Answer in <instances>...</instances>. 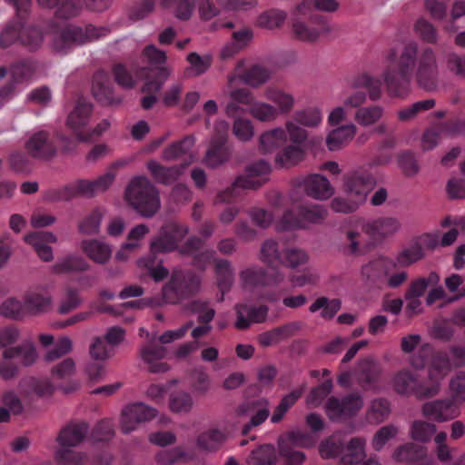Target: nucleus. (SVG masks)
<instances>
[{
	"label": "nucleus",
	"instance_id": "f257e3e1",
	"mask_svg": "<svg viewBox=\"0 0 465 465\" xmlns=\"http://www.w3.org/2000/svg\"><path fill=\"white\" fill-rule=\"evenodd\" d=\"M387 60L391 64L384 69L382 77L390 97L408 96L413 73L420 88L427 92L438 90L439 66L431 47L419 48L416 42L411 41L404 45L398 56L394 49L390 50Z\"/></svg>",
	"mask_w": 465,
	"mask_h": 465
},
{
	"label": "nucleus",
	"instance_id": "f03ea898",
	"mask_svg": "<svg viewBox=\"0 0 465 465\" xmlns=\"http://www.w3.org/2000/svg\"><path fill=\"white\" fill-rule=\"evenodd\" d=\"M6 1L15 7L17 21L8 24L3 30L0 35V45L3 48H7L19 40L29 50L37 49L43 43L42 31L36 26H25V20L29 14L32 4L31 0Z\"/></svg>",
	"mask_w": 465,
	"mask_h": 465
},
{
	"label": "nucleus",
	"instance_id": "7ed1b4c3",
	"mask_svg": "<svg viewBox=\"0 0 465 465\" xmlns=\"http://www.w3.org/2000/svg\"><path fill=\"white\" fill-rule=\"evenodd\" d=\"M119 164V163H114L110 170L95 180L79 179L61 188L50 189L45 193V200L48 202L70 201L79 196L89 198L96 193L104 192L114 181V169L117 168Z\"/></svg>",
	"mask_w": 465,
	"mask_h": 465
},
{
	"label": "nucleus",
	"instance_id": "20e7f679",
	"mask_svg": "<svg viewBox=\"0 0 465 465\" xmlns=\"http://www.w3.org/2000/svg\"><path fill=\"white\" fill-rule=\"evenodd\" d=\"M451 399L436 400L423 404L425 417L437 422L452 420L459 415V405L465 401V372L459 371L450 380Z\"/></svg>",
	"mask_w": 465,
	"mask_h": 465
},
{
	"label": "nucleus",
	"instance_id": "39448f33",
	"mask_svg": "<svg viewBox=\"0 0 465 465\" xmlns=\"http://www.w3.org/2000/svg\"><path fill=\"white\" fill-rule=\"evenodd\" d=\"M89 426L86 422H70L59 432L56 440L61 446L54 453L59 465H84L87 456L72 450L79 445L86 437Z\"/></svg>",
	"mask_w": 465,
	"mask_h": 465
},
{
	"label": "nucleus",
	"instance_id": "423d86ee",
	"mask_svg": "<svg viewBox=\"0 0 465 465\" xmlns=\"http://www.w3.org/2000/svg\"><path fill=\"white\" fill-rule=\"evenodd\" d=\"M108 30L104 27H96L88 25L84 28L72 25L52 27L53 48L63 54H66L72 48L96 40L106 35Z\"/></svg>",
	"mask_w": 465,
	"mask_h": 465
},
{
	"label": "nucleus",
	"instance_id": "0eeeda50",
	"mask_svg": "<svg viewBox=\"0 0 465 465\" xmlns=\"http://www.w3.org/2000/svg\"><path fill=\"white\" fill-rule=\"evenodd\" d=\"M127 202L142 216L150 218L160 208V196L156 187L145 176H137L131 180L125 192Z\"/></svg>",
	"mask_w": 465,
	"mask_h": 465
},
{
	"label": "nucleus",
	"instance_id": "6e6552de",
	"mask_svg": "<svg viewBox=\"0 0 465 465\" xmlns=\"http://www.w3.org/2000/svg\"><path fill=\"white\" fill-rule=\"evenodd\" d=\"M270 171V165L263 160L248 165L244 174L239 175L232 186L217 194L214 203H229L240 196L241 191L243 189L261 187L268 180L267 176Z\"/></svg>",
	"mask_w": 465,
	"mask_h": 465
},
{
	"label": "nucleus",
	"instance_id": "1a4fd4ad",
	"mask_svg": "<svg viewBox=\"0 0 465 465\" xmlns=\"http://www.w3.org/2000/svg\"><path fill=\"white\" fill-rule=\"evenodd\" d=\"M200 282V278L192 271L175 269L163 287V297L166 302L177 304L195 295Z\"/></svg>",
	"mask_w": 465,
	"mask_h": 465
},
{
	"label": "nucleus",
	"instance_id": "9d476101",
	"mask_svg": "<svg viewBox=\"0 0 465 465\" xmlns=\"http://www.w3.org/2000/svg\"><path fill=\"white\" fill-rule=\"evenodd\" d=\"M332 31V25L327 16L319 14L301 15L294 11L292 18V32L293 36L303 42L314 43L322 35Z\"/></svg>",
	"mask_w": 465,
	"mask_h": 465
},
{
	"label": "nucleus",
	"instance_id": "9b49d317",
	"mask_svg": "<svg viewBox=\"0 0 465 465\" xmlns=\"http://www.w3.org/2000/svg\"><path fill=\"white\" fill-rule=\"evenodd\" d=\"M392 386L398 394L414 396L419 400L432 398L440 391V383L431 381L430 384H426L415 372L409 370L398 371L392 379Z\"/></svg>",
	"mask_w": 465,
	"mask_h": 465
},
{
	"label": "nucleus",
	"instance_id": "f8f14e48",
	"mask_svg": "<svg viewBox=\"0 0 465 465\" xmlns=\"http://www.w3.org/2000/svg\"><path fill=\"white\" fill-rule=\"evenodd\" d=\"M328 211L322 204H301L294 210L284 212L280 226L283 230L307 229L312 224L322 223Z\"/></svg>",
	"mask_w": 465,
	"mask_h": 465
},
{
	"label": "nucleus",
	"instance_id": "ddd939ff",
	"mask_svg": "<svg viewBox=\"0 0 465 465\" xmlns=\"http://www.w3.org/2000/svg\"><path fill=\"white\" fill-rule=\"evenodd\" d=\"M142 59L148 64L146 67L150 70L149 78L145 82L143 90L149 93H157L162 89L170 75L168 68L163 66L166 54L163 51L150 45L143 49Z\"/></svg>",
	"mask_w": 465,
	"mask_h": 465
},
{
	"label": "nucleus",
	"instance_id": "4468645a",
	"mask_svg": "<svg viewBox=\"0 0 465 465\" xmlns=\"http://www.w3.org/2000/svg\"><path fill=\"white\" fill-rule=\"evenodd\" d=\"M363 406V398L357 392L342 398L330 397L325 404V411L332 421H341L353 418Z\"/></svg>",
	"mask_w": 465,
	"mask_h": 465
},
{
	"label": "nucleus",
	"instance_id": "2eb2a0df",
	"mask_svg": "<svg viewBox=\"0 0 465 465\" xmlns=\"http://www.w3.org/2000/svg\"><path fill=\"white\" fill-rule=\"evenodd\" d=\"M430 356L431 362L429 376L432 381L439 383V380L445 376L452 367L450 358L447 352L437 351L433 353L432 346L426 343L420 347L418 355L413 357L411 364L415 368H422L429 361Z\"/></svg>",
	"mask_w": 465,
	"mask_h": 465
},
{
	"label": "nucleus",
	"instance_id": "dca6fc26",
	"mask_svg": "<svg viewBox=\"0 0 465 465\" xmlns=\"http://www.w3.org/2000/svg\"><path fill=\"white\" fill-rule=\"evenodd\" d=\"M188 226L171 222L162 226L159 235L151 242L153 254L170 252L177 249L179 242L188 234Z\"/></svg>",
	"mask_w": 465,
	"mask_h": 465
},
{
	"label": "nucleus",
	"instance_id": "f3484780",
	"mask_svg": "<svg viewBox=\"0 0 465 465\" xmlns=\"http://www.w3.org/2000/svg\"><path fill=\"white\" fill-rule=\"evenodd\" d=\"M375 185V178L369 169L358 167L344 175L345 191L351 196H356L358 202H363Z\"/></svg>",
	"mask_w": 465,
	"mask_h": 465
},
{
	"label": "nucleus",
	"instance_id": "a211bd4d",
	"mask_svg": "<svg viewBox=\"0 0 465 465\" xmlns=\"http://www.w3.org/2000/svg\"><path fill=\"white\" fill-rule=\"evenodd\" d=\"M157 415L154 408L143 402H135L126 406L121 414V431L124 434L134 430L138 424L153 420Z\"/></svg>",
	"mask_w": 465,
	"mask_h": 465
},
{
	"label": "nucleus",
	"instance_id": "6ab92c4d",
	"mask_svg": "<svg viewBox=\"0 0 465 465\" xmlns=\"http://www.w3.org/2000/svg\"><path fill=\"white\" fill-rule=\"evenodd\" d=\"M284 274L278 269L265 271L258 267L247 268L240 273V279L244 288L277 285L284 280Z\"/></svg>",
	"mask_w": 465,
	"mask_h": 465
},
{
	"label": "nucleus",
	"instance_id": "aec40b11",
	"mask_svg": "<svg viewBox=\"0 0 465 465\" xmlns=\"http://www.w3.org/2000/svg\"><path fill=\"white\" fill-rule=\"evenodd\" d=\"M35 71V64L30 59H23L15 63L11 67L12 81L0 84V107L13 94L15 83H24L31 79Z\"/></svg>",
	"mask_w": 465,
	"mask_h": 465
},
{
	"label": "nucleus",
	"instance_id": "412c9836",
	"mask_svg": "<svg viewBox=\"0 0 465 465\" xmlns=\"http://www.w3.org/2000/svg\"><path fill=\"white\" fill-rule=\"evenodd\" d=\"M307 440L301 432H292L286 440H279V455L283 465H302L305 460V454L295 449V446H305L304 441Z\"/></svg>",
	"mask_w": 465,
	"mask_h": 465
},
{
	"label": "nucleus",
	"instance_id": "4be33fe9",
	"mask_svg": "<svg viewBox=\"0 0 465 465\" xmlns=\"http://www.w3.org/2000/svg\"><path fill=\"white\" fill-rule=\"evenodd\" d=\"M396 269V262L389 258H378L361 267V275L367 282L374 287L384 288L387 273Z\"/></svg>",
	"mask_w": 465,
	"mask_h": 465
},
{
	"label": "nucleus",
	"instance_id": "5701e85b",
	"mask_svg": "<svg viewBox=\"0 0 465 465\" xmlns=\"http://www.w3.org/2000/svg\"><path fill=\"white\" fill-rule=\"evenodd\" d=\"M237 412L250 417V421L243 425L242 433L248 435L250 430L263 423L269 417L270 411L267 401H252L241 404Z\"/></svg>",
	"mask_w": 465,
	"mask_h": 465
},
{
	"label": "nucleus",
	"instance_id": "b1692460",
	"mask_svg": "<svg viewBox=\"0 0 465 465\" xmlns=\"http://www.w3.org/2000/svg\"><path fill=\"white\" fill-rule=\"evenodd\" d=\"M113 74L115 82L124 87L132 88L134 86L136 79L149 78L150 70L147 67H141L138 63L133 62L129 65L125 64H116L113 67Z\"/></svg>",
	"mask_w": 465,
	"mask_h": 465
},
{
	"label": "nucleus",
	"instance_id": "393cba45",
	"mask_svg": "<svg viewBox=\"0 0 465 465\" xmlns=\"http://www.w3.org/2000/svg\"><path fill=\"white\" fill-rule=\"evenodd\" d=\"M27 153L36 159H50L56 153V146L45 131L32 134L25 143Z\"/></svg>",
	"mask_w": 465,
	"mask_h": 465
},
{
	"label": "nucleus",
	"instance_id": "a878e982",
	"mask_svg": "<svg viewBox=\"0 0 465 465\" xmlns=\"http://www.w3.org/2000/svg\"><path fill=\"white\" fill-rule=\"evenodd\" d=\"M270 76L269 71L260 64H252L249 68H243V63L239 62L232 74L228 76V84L232 86L237 78L246 84L258 86L265 83Z\"/></svg>",
	"mask_w": 465,
	"mask_h": 465
},
{
	"label": "nucleus",
	"instance_id": "bb28decb",
	"mask_svg": "<svg viewBox=\"0 0 465 465\" xmlns=\"http://www.w3.org/2000/svg\"><path fill=\"white\" fill-rule=\"evenodd\" d=\"M236 322L235 327L239 330L249 328L251 323H261L265 322L269 308L267 305L249 306L247 304H237L235 306Z\"/></svg>",
	"mask_w": 465,
	"mask_h": 465
},
{
	"label": "nucleus",
	"instance_id": "cd10ccee",
	"mask_svg": "<svg viewBox=\"0 0 465 465\" xmlns=\"http://www.w3.org/2000/svg\"><path fill=\"white\" fill-rule=\"evenodd\" d=\"M381 370L378 363L371 359H364L360 361L354 377L358 385L363 391L373 390L377 387Z\"/></svg>",
	"mask_w": 465,
	"mask_h": 465
},
{
	"label": "nucleus",
	"instance_id": "c85d7f7f",
	"mask_svg": "<svg viewBox=\"0 0 465 465\" xmlns=\"http://www.w3.org/2000/svg\"><path fill=\"white\" fill-rule=\"evenodd\" d=\"M190 163L191 161H188L180 165L166 167L154 160H150L146 166L156 183L168 185L174 183L181 176Z\"/></svg>",
	"mask_w": 465,
	"mask_h": 465
},
{
	"label": "nucleus",
	"instance_id": "c756f323",
	"mask_svg": "<svg viewBox=\"0 0 465 465\" xmlns=\"http://www.w3.org/2000/svg\"><path fill=\"white\" fill-rule=\"evenodd\" d=\"M166 349L154 341H149L141 348V356L144 362L149 365V371L153 373L165 372L168 365L165 362H158L164 358Z\"/></svg>",
	"mask_w": 465,
	"mask_h": 465
},
{
	"label": "nucleus",
	"instance_id": "7c9ffc66",
	"mask_svg": "<svg viewBox=\"0 0 465 465\" xmlns=\"http://www.w3.org/2000/svg\"><path fill=\"white\" fill-rule=\"evenodd\" d=\"M301 328L300 322H291L261 333L258 336V341L262 347L275 345L295 335Z\"/></svg>",
	"mask_w": 465,
	"mask_h": 465
},
{
	"label": "nucleus",
	"instance_id": "2f4dec72",
	"mask_svg": "<svg viewBox=\"0 0 465 465\" xmlns=\"http://www.w3.org/2000/svg\"><path fill=\"white\" fill-rule=\"evenodd\" d=\"M93 112V104L84 99H78L74 110L67 117V125L74 131L76 139L78 134L85 133L84 128L89 123Z\"/></svg>",
	"mask_w": 465,
	"mask_h": 465
},
{
	"label": "nucleus",
	"instance_id": "473e14b6",
	"mask_svg": "<svg viewBox=\"0 0 465 465\" xmlns=\"http://www.w3.org/2000/svg\"><path fill=\"white\" fill-rule=\"evenodd\" d=\"M24 302L26 312L31 314L43 313L51 308V296L43 287L29 290L25 295Z\"/></svg>",
	"mask_w": 465,
	"mask_h": 465
},
{
	"label": "nucleus",
	"instance_id": "72a5a7b5",
	"mask_svg": "<svg viewBox=\"0 0 465 465\" xmlns=\"http://www.w3.org/2000/svg\"><path fill=\"white\" fill-rule=\"evenodd\" d=\"M401 223L396 217H379L363 225V231L373 237H387L396 233L401 229Z\"/></svg>",
	"mask_w": 465,
	"mask_h": 465
},
{
	"label": "nucleus",
	"instance_id": "f704fd0d",
	"mask_svg": "<svg viewBox=\"0 0 465 465\" xmlns=\"http://www.w3.org/2000/svg\"><path fill=\"white\" fill-rule=\"evenodd\" d=\"M306 193L315 199H328L334 190L328 179L321 174H310L303 180Z\"/></svg>",
	"mask_w": 465,
	"mask_h": 465
},
{
	"label": "nucleus",
	"instance_id": "c9c22d12",
	"mask_svg": "<svg viewBox=\"0 0 465 465\" xmlns=\"http://www.w3.org/2000/svg\"><path fill=\"white\" fill-rule=\"evenodd\" d=\"M353 88H364L368 92L371 101H378L382 94V84L381 79L374 77L368 73H361L354 76L351 82Z\"/></svg>",
	"mask_w": 465,
	"mask_h": 465
},
{
	"label": "nucleus",
	"instance_id": "e433bc0d",
	"mask_svg": "<svg viewBox=\"0 0 465 465\" xmlns=\"http://www.w3.org/2000/svg\"><path fill=\"white\" fill-rule=\"evenodd\" d=\"M92 92L97 100L106 103L111 102L114 95V88L106 72L98 71L94 74Z\"/></svg>",
	"mask_w": 465,
	"mask_h": 465
},
{
	"label": "nucleus",
	"instance_id": "4c0bfd02",
	"mask_svg": "<svg viewBox=\"0 0 465 465\" xmlns=\"http://www.w3.org/2000/svg\"><path fill=\"white\" fill-rule=\"evenodd\" d=\"M287 142L286 131L281 127L264 132L260 136L259 148L264 153H272L283 146Z\"/></svg>",
	"mask_w": 465,
	"mask_h": 465
},
{
	"label": "nucleus",
	"instance_id": "58836bf2",
	"mask_svg": "<svg viewBox=\"0 0 465 465\" xmlns=\"http://www.w3.org/2000/svg\"><path fill=\"white\" fill-rule=\"evenodd\" d=\"M5 360L17 359L24 366L32 365L37 358L35 346L32 343H23L16 347L6 348L3 352Z\"/></svg>",
	"mask_w": 465,
	"mask_h": 465
},
{
	"label": "nucleus",
	"instance_id": "ea45409f",
	"mask_svg": "<svg viewBox=\"0 0 465 465\" xmlns=\"http://www.w3.org/2000/svg\"><path fill=\"white\" fill-rule=\"evenodd\" d=\"M356 126L353 124L338 127L328 134L326 144L330 151L341 149L348 143L355 135Z\"/></svg>",
	"mask_w": 465,
	"mask_h": 465
},
{
	"label": "nucleus",
	"instance_id": "a19ab883",
	"mask_svg": "<svg viewBox=\"0 0 465 465\" xmlns=\"http://www.w3.org/2000/svg\"><path fill=\"white\" fill-rule=\"evenodd\" d=\"M194 144L193 136H185L183 139L173 143L163 152V159L165 161H174L183 157L192 159L191 149Z\"/></svg>",
	"mask_w": 465,
	"mask_h": 465
},
{
	"label": "nucleus",
	"instance_id": "79ce46f5",
	"mask_svg": "<svg viewBox=\"0 0 465 465\" xmlns=\"http://www.w3.org/2000/svg\"><path fill=\"white\" fill-rule=\"evenodd\" d=\"M19 389L22 393L28 395L49 396L54 392V386L47 379L29 377L20 381Z\"/></svg>",
	"mask_w": 465,
	"mask_h": 465
},
{
	"label": "nucleus",
	"instance_id": "37998d69",
	"mask_svg": "<svg viewBox=\"0 0 465 465\" xmlns=\"http://www.w3.org/2000/svg\"><path fill=\"white\" fill-rule=\"evenodd\" d=\"M264 96L278 106V108H276L278 110V114H288L294 106L295 100L292 94L286 93L278 87H268L265 90Z\"/></svg>",
	"mask_w": 465,
	"mask_h": 465
},
{
	"label": "nucleus",
	"instance_id": "c03bdc74",
	"mask_svg": "<svg viewBox=\"0 0 465 465\" xmlns=\"http://www.w3.org/2000/svg\"><path fill=\"white\" fill-rule=\"evenodd\" d=\"M215 273L217 285L222 293L221 301H223L224 294L230 291L234 281L233 269L230 262L227 260L217 261L215 264Z\"/></svg>",
	"mask_w": 465,
	"mask_h": 465
},
{
	"label": "nucleus",
	"instance_id": "a18cd8bd",
	"mask_svg": "<svg viewBox=\"0 0 465 465\" xmlns=\"http://www.w3.org/2000/svg\"><path fill=\"white\" fill-rule=\"evenodd\" d=\"M82 249L91 260L98 263L106 262L112 253L110 247L98 240L83 241Z\"/></svg>",
	"mask_w": 465,
	"mask_h": 465
},
{
	"label": "nucleus",
	"instance_id": "49530a36",
	"mask_svg": "<svg viewBox=\"0 0 465 465\" xmlns=\"http://www.w3.org/2000/svg\"><path fill=\"white\" fill-rule=\"evenodd\" d=\"M287 13L277 8H271L261 13L255 22L258 27L273 30L280 28L285 23Z\"/></svg>",
	"mask_w": 465,
	"mask_h": 465
},
{
	"label": "nucleus",
	"instance_id": "de8ad7c7",
	"mask_svg": "<svg viewBox=\"0 0 465 465\" xmlns=\"http://www.w3.org/2000/svg\"><path fill=\"white\" fill-rule=\"evenodd\" d=\"M426 457V449L423 446L407 443L399 447L393 453L397 461L420 462Z\"/></svg>",
	"mask_w": 465,
	"mask_h": 465
},
{
	"label": "nucleus",
	"instance_id": "09e8293b",
	"mask_svg": "<svg viewBox=\"0 0 465 465\" xmlns=\"http://www.w3.org/2000/svg\"><path fill=\"white\" fill-rule=\"evenodd\" d=\"M365 440L361 438H352L347 446L346 453L341 457L339 465H352L365 458Z\"/></svg>",
	"mask_w": 465,
	"mask_h": 465
},
{
	"label": "nucleus",
	"instance_id": "8fccbe9b",
	"mask_svg": "<svg viewBox=\"0 0 465 465\" xmlns=\"http://www.w3.org/2000/svg\"><path fill=\"white\" fill-rule=\"evenodd\" d=\"M283 257L284 252H280L279 244L276 241L269 239L262 243L260 258L262 262L267 263L272 269H275L274 267L282 264L284 262Z\"/></svg>",
	"mask_w": 465,
	"mask_h": 465
},
{
	"label": "nucleus",
	"instance_id": "3c124183",
	"mask_svg": "<svg viewBox=\"0 0 465 465\" xmlns=\"http://www.w3.org/2000/svg\"><path fill=\"white\" fill-rule=\"evenodd\" d=\"M440 282V275L436 272H430L427 278L420 277L413 280L407 289L404 297H421L430 285H437Z\"/></svg>",
	"mask_w": 465,
	"mask_h": 465
},
{
	"label": "nucleus",
	"instance_id": "603ef678",
	"mask_svg": "<svg viewBox=\"0 0 465 465\" xmlns=\"http://www.w3.org/2000/svg\"><path fill=\"white\" fill-rule=\"evenodd\" d=\"M341 306V302L340 299L329 300L327 297L322 296L314 301V302L310 306L309 311L313 313L322 309L321 316L323 319L331 320L340 311Z\"/></svg>",
	"mask_w": 465,
	"mask_h": 465
},
{
	"label": "nucleus",
	"instance_id": "864d4df0",
	"mask_svg": "<svg viewBox=\"0 0 465 465\" xmlns=\"http://www.w3.org/2000/svg\"><path fill=\"white\" fill-rule=\"evenodd\" d=\"M277 460L275 448L271 444L262 445L252 450L248 459L249 465H274Z\"/></svg>",
	"mask_w": 465,
	"mask_h": 465
},
{
	"label": "nucleus",
	"instance_id": "5fc2aeb1",
	"mask_svg": "<svg viewBox=\"0 0 465 465\" xmlns=\"http://www.w3.org/2000/svg\"><path fill=\"white\" fill-rule=\"evenodd\" d=\"M384 113L381 105L372 104L357 109L354 119L361 126H370L376 124Z\"/></svg>",
	"mask_w": 465,
	"mask_h": 465
},
{
	"label": "nucleus",
	"instance_id": "6e6d98bb",
	"mask_svg": "<svg viewBox=\"0 0 465 465\" xmlns=\"http://www.w3.org/2000/svg\"><path fill=\"white\" fill-rule=\"evenodd\" d=\"M424 257V252L419 242H414L404 248L397 255L394 261L396 266L409 267Z\"/></svg>",
	"mask_w": 465,
	"mask_h": 465
},
{
	"label": "nucleus",
	"instance_id": "4d7b16f0",
	"mask_svg": "<svg viewBox=\"0 0 465 465\" xmlns=\"http://www.w3.org/2000/svg\"><path fill=\"white\" fill-rule=\"evenodd\" d=\"M390 402L384 398L374 399L367 411V420L371 423H381L389 416Z\"/></svg>",
	"mask_w": 465,
	"mask_h": 465
},
{
	"label": "nucleus",
	"instance_id": "13d9d810",
	"mask_svg": "<svg viewBox=\"0 0 465 465\" xmlns=\"http://www.w3.org/2000/svg\"><path fill=\"white\" fill-rule=\"evenodd\" d=\"M339 3L336 0H303L297 5V12L301 15L315 14L313 10L323 12H334L338 9Z\"/></svg>",
	"mask_w": 465,
	"mask_h": 465
},
{
	"label": "nucleus",
	"instance_id": "bf43d9fd",
	"mask_svg": "<svg viewBox=\"0 0 465 465\" xmlns=\"http://www.w3.org/2000/svg\"><path fill=\"white\" fill-rule=\"evenodd\" d=\"M253 34L250 28H242L232 33L233 43L222 51L223 58H228L240 49L245 47L252 39Z\"/></svg>",
	"mask_w": 465,
	"mask_h": 465
},
{
	"label": "nucleus",
	"instance_id": "052dcab7",
	"mask_svg": "<svg viewBox=\"0 0 465 465\" xmlns=\"http://www.w3.org/2000/svg\"><path fill=\"white\" fill-rule=\"evenodd\" d=\"M87 268L88 264L84 258L77 255H68L54 264L53 272L55 273H67L71 272H83Z\"/></svg>",
	"mask_w": 465,
	"mask_h": 465
},
{
	"label": "nucleus",
	"instance_id": "680f3d73",
	"mask_svg": "<svg viewBox=\"0 0 465 465\" xmlns=\"http://www.w3.org/2000/svg\"><path fill=\"white\" fill-rule=\"evenodd\" d=\"M304 152L299 145L291 144L284 147L275 157V162L281 166H292L303 159Z\"/></svg>",
	"mask_w": 465,
	"mask_h": 465
},
{
	"label": "nucleus",
	"instance_id": "e2e57ef3",
	"mask_svg": "<svg viewBox=\"0 0 465 465\" xmlns=\"http://www.w3.org/2000/svg\"><path fill=\"white\" fill-rule=\"evenodd\" d=\"M225 434L217 429H211L197 438V446L205 450H217L225 440Z\"/></svg>",
	"mask_w": 465,
	"mask_h": 465
},
{
	"label": "nucleus",
	"instance_id": "0e129e2a",
	"mask_svg": "<svg viewBox=\"0 0 465 465\" xmlns=\"http://www.w3.org/2000/svg\"><path fill=\"white\" fill-rule=\"evenodd\" d=\"M193 406V397L186 391H173L169 396V408L174 413H188Z\"/></svg>",
	"mask_w": 465,
	"mask_h": 465
},
{
	"label": "nucleus",
	"instance_id": "69168bd1",
	"mask_svg": "<svg viewBox=\"0 0 465 465\" xmlns=\"http://www.w3.org/2000/svg\"><path fill=\"white\" fill-rule=\"evenodd\" d=\"M229 158V150L226 144L211 141L205 155V163L208 166L215 168L223 163Z\"/></svg>",
	"mask_w": 465,
	"mask_h": 465
},
{
	"label": "nucleus",
	"instance_id": "338daca9",
	"mask_svg": "<svg viewBox=\"0 0 465 465\" xmlns=\"http://www.w3.org/2000/svg\"><path fill=\"white\" fill-rule=\"evenodd\" d=\"M162 5L173 10L174 15L183 21L191 18L195 6V0H161Z\"/></svg>",
	"mask_w": 465,
	"mask_h": 465
},
{
	"label": "nucleus",
	"instance_id": "774afa93",
	"mask_svg": "<svg viewBox=\"0 0 465 465\" xmlns=\"http://www.w3.org/2000/svg\"><path fill=\"white\" fill-rule=\"evenodd\" d=\"M302 390L296 389L286 394L280 401L276 409L274 410L271 421L272 423H278L281 421L285 413L296 403L301 398Z\"/></svg>",
	"mask_w": 465,
	"mask_h": 465
}]
</instances>
